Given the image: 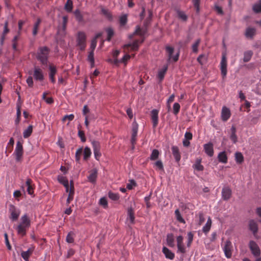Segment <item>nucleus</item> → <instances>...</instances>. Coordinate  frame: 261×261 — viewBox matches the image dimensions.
Instances as JSON below:
<instances>
[{"instance_id":"obj_59","label":"nucleus","mask_w":261,"mask_h":261,"mask_svg":"<svg viewBox=\"0 0 261 261\" xmlns=\"http://www.w3.org/2000/svg\"><path fill=\"white\" fill-rule=\"evenodd\" d=\"M74 118V116L73 114H71L70 115H66L64 116L62 119L63 121H65L66 119H68L69 121H72Z\"/></svg>"},{"instance_id":"obj_4","label":"nucleus","mask_w":261,"mask_h":261,"mask_svg":"<svg viewBox=\"0 0 261 261\" xmlns=\"http://www.w3.org/2000/svg\"><path fill=\"white\" fill-rule=\"evenodd\" d=\"M232 245L231 242L229 240L226 241L222 246V249L226 258H231L232 255Z\"/></svg>"},{"instance_id":"obj_44","label":"nucleus","mask_w":261,"mask_h":261,"mask_svg":"<svg viewBox=\"0 0 261 261\" xmlns=\"http://www.w3.org/2000/svg\"><path fill=\"white\" fill-rule=\"evenodd\" d=\"M188 241L187 243V247H190L191 245L193 240V234L191 232H189L187 234Z\"/></svg>"},{"instance_id":"obj_47","label":"nucleus","mask_w":261,"mask_h":261,"mask_svg":"<svg viewBox=\"0 0 261 261\" xmlns=\"http://www.w3.org/2000/svg\"><path fill=\"white\" fill-rule=\"evenodd\" d=\"M106 31L108 35V38L107 39V40L108 41H110L112 37L114 35V31L111 28H108L106 29Z\"/></svg>"},{"instance_id":"obj_22","label":"nucleus","mask_w":261,"mask_h":261,"mask_svg":"<svg viewBox=\"0 0 261 261\" xmlns=\"http://www.w3.org/2000/svg\"><path fill=\"white\" fill-rule=\"evenodd\" d=\"M201 159L198 158L196 160L195 164L193 165V168L197 171H201L204 169V167L201 164Z\"/></svg>"},{"instance_id":"obj_24","label":"nucleus","mask_w":261,"mask_h":261,"mask_svg":"<svg viewBox=\"0 0 261 261\" xmlns=\"http://www.w3.org/2000/svg\"><path fill=\"white\" fill-rule=\"evenodd\" d=\"M230 132V139L234 144H236L238 141V137L236 135V128L234 126H231Z\"/></svg>"},{"instance_id":"obj_41","label":"nucleus","mask_w":261,"mask_h":261,"mask_svg":"<svg viewBox=\"0 0 261 261\" xmlns=\"http://www.w3.org/2000/svg\"><path fill=\"white\" fill-rule=\"evenodd\" d=\"M31 179H28L25 182L27 186V192L30 195H32L33 193V188L31 186Z\"/></svg>"},{"instance_id":"obj_1","label":"nucleus","mask_w":261,"mask_h":261,"mask_svg":"<svg viewBox=\"0 0 261 261\" xmlns=\"http://www.w3.org/2000/svg\"><path fill=\"white\" fill-rule=\"evenodd\" d=\"M31 222L27 214H24L21 218L20 223L16 227L17 234L21 237L26 234L27 229L29 228Z\"/></svg>"},{"instance_id":"obj_53","label":"nucleus","mask_w":261,"mask_h":261,"mask_svg":"<svg viewBox=\"0 0 261 261\" xmlns=\"http://www.w3.org/2000/svg\"><path fill=\"white\" fill-rule=\"evenodd\" d=\"M136 185V182L134 179L129 180V182L126 185V188L128 190H132Z\"/></svg>"},{"instance_id":"obj_50","label":"nucleus","mask_w":261,"mask_h":261,"mask_svg":"<svg viewBox=\"0 0 261 261\" xmlns=\"http://www.w3.org/2000/svg\"><path fill=\"white\" fill-rule=\"evenodd\" d=\"M101 13L109 20L112 19V16L111 14V13L109 12V11L105 9L102 8L101 10Z\"/></svg>"},{"instance_id":"obj_61","label":"nucleus","mask_w":261,"mask_h":261,"mask_svg":"<svg viewBox=\"0 0 261 261\" xmlns=\"http://www.w3.org/2000/svg\"><path fill=\"white\" fill-rule=\"evenodd\" d=\"M88 61L89 62H93L94 61V51H90L89 53L88 56Z\"/></svg>"},{"instance_id":"obj_25","label":"nucleus","mask_w":261,"mask_h":261,"mask_svg":"<svg viewBox=\"0 0 261 261\" xmlns=\"http://www.w3.org/2000/svg\"><path fill=\"white\" fill-rule=\"evenodd\" d=\"M249 227L250 230L253 233V234L257 232L258 230L257 224L254 220H251L249 221Z\"/></svg>"},{"instance_id":"obj_32","label":"nucleus","mask_w":261,"mask_h":261,"mask_svg":"<svg viewBox=\"0 0 261 261\" xmlns=\"http://www.w3.org/2000/svg\"><path fill=\"white\" fill-rule=\"evenodd\" d=\"M41 19L40 18H38L36 22L34 24L32 34L33 36H36L38 32V30L39 27V25L41 23Z\"/></svg>"},{"instance_id":"obj_64","label":"nucleus","mask_w":261,"mask_h":261,"mask_svg":"<svg viewBox=\"0 0 261 261\" xmlns=\"http://www.w3.org/2000/svg\"><path fill=\"white\" fill-rule=\"evenodd\" d=\"M211 226L208 225V223H206L202 228V231L205 234H206L210 230Z\"/></svg>"},{"instance_id":"obj_54","label":"nucleus","mask_w":261,"mask_h":261,"mask_svg":"<svg viewBox=\"0 0 261 261\" xmlns=\"http://www.w3.org/2000/svg\"><path fill=\"white\" fill-rule=\"evenodd\" d=\"M154 166L156 167V169L159 170H163L164 166L161 160L157 161L154 163Z\"/></svg>"},{"instance_id":"obj_39","label":"nucleus","mask_w":261,"mask_h":261,"mask_svg":"<svg viewBox=\"0 0 261 261\" xmlns=\"http://www.w3.org/2000/svg\"><path fill=\"white\" fill-rule=\"evenodd\" d=\"M253 10L256 13L261 12V0H259L258 2L253 6Z\"/></svg>"},{"instance_id":"obj_46","label":"nucleus","mask_w":261,"mask_h":261,"mask_svg":"<svg viewBox=\"0 0 261 261\" xmlns=\"http://www.w3.org/2000/svg\"><path fill=\"white\" fill-rule=\"evenodd\" d=\"M108 196L109 197L113 200H118L119 199V195L118 193L109 192Z\"/></svg>"},{"instance_id":"obj_35","label":"nucleus","mask_w":261,"mask_h":261,"mask_svg":"<svg viewBox=\"0 0 261 261\" xmlns=\"http://www.w3.org/2000/svg\"><path fill=\"white\" fill-rule=\"evenodd\" d=\"M175 217H176V220L181 223H183V224H185L186 223V221L185 220H184V219L182 217L180 213V212L178 210V209H176L175 211Z\"/></svg>"},{"instance_id":"obj_58","label":"nucleus","mask_w":261,"mask_h":261,"mask_svg":"<svg viewBox=\"0 0 261 261\" xmlns=\"http://www.w3.org/2000/svg\"><path fill=\"white\" fill-rule=\"evenodd\" d=\"M199 3L200 0H193V4L196 8L197 13L199 11Z\"/></svg>"},{"instance_id":"obj_23","label":"nucleus","mask_w":261,"mask_h":261,"mask_svg":"<svg viewBox=\"0 0 261 261\" xmlns=\"http://www.w3.org/2000/svg\"><path fill=\"white\" fill-rule=\"evenodd\" d=\"M256 30L253 28H248L246 29L245 35L246 38L252 39L255 35Z\"/></svg>"},{"instance_id":"obj_57","label":"nucleus","mask_w":261,"mask_h":261,"mask_svg":"<svg viewBox=\"0 0 261 261\" xmlns=\"http://www.w3.org/2000/svg\"><path fill=\"white\" fill-rule=\"evenodd\" d=\"M97 45V41L95 40V39H92L91 42V45H90V49L91 51H94V49L96 48Z\"/></svg>"},{"instance_id":"obj_43","label":"nucleus","mask_w":261,"mask_h":261,"mask_svg":"<svg viewBox=\"0 0 261 261\" xmlns=\"http://www.w3.org/2000/svg\"><path fill=\"white\" fill-rule=\"evenodd\" d=\"M200 42V39H198L195 41L192 46V49L193 53H197L198 52V46Z\"/></svg>"},{"instance_id":"obj_14","label":"nucleus","mask_w":261,"mask_h":261,"mask_svg":"<svg viewBox=\"0 0 261 261\" xmlns=\"http://www.w3.org/2000/svg\"><path fill=\"white\" fill-rule=\"evenodd\" d=\"M204 150L205 153L210 156H212L214 154L213 145L211 143H208L204 145Z\"/></svg>"},{"instance_id":"obj_38","label":"nucleus","mask_w":261,"mask_h":261,"mask_svg":"<svg viewBox=\"0 0 261 261\" xmlns=\"http://www.w3.org/2000/svg\"><path fill=\"white\" fill-rule=\"evenodd\" d=\"M160 152L158 149H154L152 151L150 159L152 161L156 160L159 158Z\"/></svg>"},{"instance_id":"obj_60","label":"nucleus","mask_w":261,"mask_h":261,"mask_svg":"<svg viewBox=\"0 0 261 261\" xmlns=\"http://www.w3.org/2000/svg\"><path fill=\"white\" fill-rule=\"evenodd\" d=\"M205 60V56L204 55H200L197 58V61L200 64H203L204 61Z\"/></svg>"},{"instance_id":"obj_8","label":"nucleus","mask_w":261,"mask_h":261,"mask_svg":"<svg viewBox=\"0 0 261 261\" xmlns=\"http://www.w3.org/2000/svg\"><path fill=\"white\" fill-rule=\"evenodd\" d=\"M14 154L15 155L16 161H19L23 154V147L20 141H18L16 143Z\"/></svg>"},{"instance_id":"obj_2","label":"nucleus","mask_w":261,"mask_h":261,"mask_svg":"<svg viewBox=\"0 0 261 261\" xmlns=\"http://www.w3.org/2000/svg\"><path fill=\"white\" fill-rule=\"evenodd\" d=\"M49 49L46 47H40L36 54V59L40 62L42 65L47 66Z\"/></svg>"},{"instance_id":"obj_17","label":"nucleus","mask_w":261,"mask_h":261,"mask_svg":"<svg viewBox=\"0 0 261 261\" xmlns=\"http://www.w3.org/2000/svg\"><path fill=\"white\" fill-rule=\"evenodd\" d=\"M97 177V170L94 168L92 169L88 176V180L91 183H95Z\"/></svg>"},{"instance_id":"obj_12","label":"nucleus","mask_w":261,"mask_h":261,"mask_svg":"<svg viewBox=\"0 0 261 261\" xmlns=\"http://www.w3.org/2000/svg\"><path fill=\"white\" fill-rule=\"evenodd\" d=\"M126 221L128 224H133L135 223L134 212L132 207L127 209Z\"/></svg>"},{"instance_id":"obj_36","label":"nucleus","mask_w":261,"mask_h":261,"mask_svg":"<svg viewBox=\"0 0 261 261\" xmlns=\"http://www.w3.org/2000/svg\"><path fill=\"white\" fill-rule=\"evenodd\" d=\"M65 9L67 12H70L72 10L73 3L71 0H67L64 6Z\"/></svg>"},{"instance_id":"obj_52","label":"nucleus","mask_w":261,"mask_h":261,"mask_svg":"<svg viewBox=\"0 0 261 261\" xmlns=\"http://www.w3.org/2000/svg\"><path fill=\"white\" fill-rule=\"evenodd\" d=\"M135 34L139 35L141 37H143L145 34V31L144 30H142L140 27L137 26L136 29L135 31Z\"/></svg>"},{"instance_id":"obj_7","label":"nucleus","mask_w":261,"mask_h":261,"mask_svg":"<svg viewBox=\"0 0 261 261\" xmlns=\"http://www.w3.org/2000/svg\"><path fill=\"white\" fill-rule=\"evenodd\" d=\"M9 211L11 214L10 218L12 221H15L17 220L20 213V210L13 205L11 204L10 205Z\"/></svg>"},{"instance_id":"obj_51","label":"nucleus","mask_w":261,"mask_h":261,"mask_svg":"<svg viewBox=\"0 0 261 261\" xmlns=\"http://www.w3.org/2000/svg\"><path fill=\"white\" fill-rule=\"evenodd\" d=\"M166 50L168 54V60H170L172 58V55L174 51V48L172 47L167 46Z\"/></svg>"},{"instance_id":"obj_18","label":"nucleus","mask_w":261,"mask_h":261,"mask_svg":"<svg viewBox=\"0 0 261 261\" xmlns=\"http://www.w3.org/2000/svg\"><path fill=\"white\" fill-rule=\"evenodd\" d=\"M49 78L50 81L53 83H55L56 82L55 79V75L57 72V69L55 66L49 65Z\"/></svg>"},{"instance_id":"obj_40","label":"nucleus","mask_w":261,"mask_h":261,"mask_svg":"<svg viewBox=\"0 0 261 261\" xmlns=\"http://www.w3.org/2000/svg\"><path fill=\"white\" fill-rule=\"evenodd\" d=\"M74 236V233L73 231H70L68 233L67 236H66V241L68 243H72L74 242L73 236Z\"/></svg>"},{"instance_id":"obj_30","label":"nucleus","mask_w":261,"mask_h":261,"mask_svg":"<svg viewBox=\"0 0 261 261\" xmlns=\"http://www.w3.org/2000/svg\"><path fill=\"white\" fill-rule=\"evenodd\" d=\"M235 160L237 164H242L244 161V156L240 152H236L234 154Z\"/></svg>"},{"instance_id":"obj_37","label":"nucleus","mask_w":261,"mask_h":261,"mask_svg":"<svg viewBox=\"0 0 261 261\" xmlns=\"http://www.w3.org/2000/svg\"><path fill=\"white\" fill-rule=\"evenodd\" d=\"M74 14L75 17V19L76 20L80 22L83 21V17L80 11L78 9H76L74 11Z\"/></svg>"},{"instance_id":"obj_27","label":"nucleus","mask_w":261,"mask_h":261,"mask_svg":"<svg viewBox=\"0 0 261 261\" xmlns=\"http://www.w3.org/2000/svg\"><path fill=\"white\" fill-rule=\"evenodd\" d=\"M143 41V39L140 42L139 40H136L132 43H128L125 45V47H130L133 50H136L139 48V43H142Z\"/></svg>"},{"instance_id":"obj_48","label":"nucleus","mask_w":261,"mask_h":261,"mask_svg":"<svg viewBox=\"0 0 261 261\" xmlns=\"http://www.w3.org/2000/svg\"><path fill=\"white\" fill-rule=\"evenodd\" d=\"M83 149L82 147L79 148L75 152V161L79 162L81 159V154H82Z\"/></svg>"},{"instance_id":"obj_15","label":"nucleus","mask_w":261,"mask_h":261,"mask_svg":"<svg viewBox=\"0 0 261 261\" xmlns=\"http://www.w3.org/2000/svg\"><path fill=\"white\" fill-rule=\"evenodd\" d=\"M231 195V191L228 187H224L222 190V196L224 200H228Z\"/></svg>"},{"instance_id":"obj_29","label":"nucleus","mask_w":261,"mask_h":261,"mask_svg":"<svg viewBox=\"0 0 261 261\" xmlns=\"http://www.w3.org/2000/svg\"><path fill=\"white\" fill-rule=\"evenodd\" d=\"M253 54V53L252 50L245 51L243 54V61L244 62H249L251 60Z\"/></svg>"},{"instance_id":"obj_56","label":"nucleus","mask_w":261,"mask_h":261,"mask_svg":"<svg viewBox=\"0 0 261 261\" xmlns=\"http://www.w3.org/2000/svg\"><path fill=\"white\" fill-rule=\"evenodd\" d=\"M99 204L102 205L103 208H106L108 207V201L105 197H102L99 199Z\"/></svg>"},{"instance_id":"obj_55","label":"nucleus","mask_w":261,"mask_h":261,"mask_svg":"<svg viewBox=\"0 0 261 261\" xmlns=\"http://www.w3.org/2000/svg\"><path fill=\"white\" fill-rule=\"evenodd\" d=\"M180 105L178 103L175 102L173 105V113L174 115H177L180 110Z\"/></svg>"},{"instance_id":"obj_9","label":"nucleus","mask_w":261,"mask_h":261,"mask_svg":"<svg viewBox=\"0 0 261 261\" xmlns=\"http://www.w3.org/2000/svg\"><path fill=\"white\" fill-rule=\"evenodd\" d=\"M33 76L35 80L42 81L44 80L42 70L40 67L35 66L34 68Z\"/></svg>"},{"instance_id":"obj_49","label":"nucleus","mask_w":261,"mask_h":261,"mask_svg":"<svg viewBox=\"0 0 261 261\" xmlns=\"http://www.w3.org/2000/svg\"><path fill=\"white\" fill-rule=\"evenodd\" d=\"M127 21V18L126 14H123L119 18V22L120 25L122 26L124 25L126 23Z\"/></svg>"},{"instance_id":"obj_34","label":"nucleus","mask_w":261,"mask_h":261,"mask_svg":"<svg viewBox=\"0 0 261 261\" xmlns=\"http://www.w3.org/2000/svg\"><path fill=\"white\" fill-rule=\"evenodd\" d=\"M84 153V160H88L91 155V151L89 147H86L83 151Z\"/></svg>"},{"instance_id":"obj_45","label":"nucleus","mask_w":261,"mask_h":261,"mask_svg":"<svg viewBox=\"0 0 261 261\" xmlns=\"http://www.w3.org/2000/svg\"><path fill=\"white\" fill-rule=\"evenodd\" d=\"M177 16L179 18L183 21H186L187 19V16L184 12L179 10L177 11Z\"/></svg>"},{"instance_id":"obj_62","label":"nucleus","mask_w":261,"mask_h":261,"mask_svg":"<svg viewBox=\"0 0 261 261\" xmlns=\"http://www.w3.org/2000/svg\"><path fill=\"white\" fill-rule=\"evenodd\" d=\"M26 82L30 87H32L33 86L34 82L33 77L31 76H30L27 78Z\"/></svg>"},{"instance_id":"obj_10","label":"nucleus","mask_w":261,"mask_h":261,"mask_svg":"<svg viewBox=\"0 0 261 261\" xmlns=\"http://www.w3.org/2000/svg\"><path fill=\"white\" fill-rule=\"evenodd\" d=\"M249 248L252 253L255 256H258L260 254V251L257 244L253 241L249 242Z\"/></svg>"},{"instance_id":"obj_5","label":"nucleus","mask_w":261,"mask_h":261,"mask_svg":"<svg viewBox=\"0 0 261 261\" xmlns=\"http://www.w3.org/2000/svg\"><path fill=\"white\" fill-rule=\"evenodd\" d=\"M220 70L223 77H225L227 74V59L226 54L223 52L222 54V59L220 62Z\"/></svg>"},{"instance_id":"obj_21","label":"nucleus","mask_w":261,"mask_h":261,"mask_svg":"<svg viewBox=\"0 0 261 261\" xmlns=\"http://www.w3.org/2000/svg\"><path fill=\"white\" fill-rule=\"evenodd\" d=\"M162 251L163 253L165 254V257L167 258L170 259H173L174 258L175 255L174 253H173L171 251H170L168 248L166 247H164L163 248Z\"/></svg>"},{"instance_id":"obj_31","label":"nucleus","mask_w":261,"mask_h":261,"mask_svg":"<svg viewBox=\"0 0 261 261\" xmlns=\"http://www.w3.org/2000/svg\"><path fill=\"white\" fill-rule=\"evenodd\" d=\"M92 148L94 151L100 150V142L95 140H92L91 141Z\"/></svg>"},{"instance_id":"obj_28","label":"nucleus","mask_w":261,"mask_h":261,"mask_svg":"<svg viewBox=\"0 0 261 261\" xmlns=\"http://www.w3.org/2000/svg\"><path fill=\"white\" fill-rule=\"evenodd\" d=\"M218 159L220 162L226 163L227 162V156L225 151L220 152L218 155Z\"/></svg>"},{"instance_id":"obj_26","label":"nucleus","mask_w":261,"mask_h":261,"mask_svg":"<svg viewBox=\"0 0 261 261\" xmlns=\"http://www.w3.org/2000/svg\"><path fill=\"white\" fill-rule=\"evenodd\" d=\"M168 66H164L162 69L158 71L157 77L159 79L160 81L161 82L165 76V74L167 70Z\"/></svg>"},{"instance_id":"obj_42","label":"nucleus","mask_w":261,"mask_h":261,"mask_svg":"<svg viewBox=\"0 0 261 261\" xmlns=\"http://www.w3.org/2000/svg\"><path fill=\"white\" fill-rule=\"evenodd\" d=\"M138 130V125L136 121H134L132 123V134H133L134 137L135 136H137Z\"/></svg>"},{"instance_id":"obj_3","label":"nucleus","mask_w":261,"mask_h":261,"mask_svg":"<svg viewBox=\"0 0 261 261\" xmlns=\"http://www.w3.org/2000/svg\"><path fill=\"white\" fill-rule=\"evenodd\" d=\"M76 44L81 50L85 49L86 46V35L84 32H79L76 38Z\"/></svg>"},{"instance_id":"obj_19","label":"nucleus","mask_w":261,"mask_h":261,"mask_svg":"<svg viewBox=\"0 0 261 261\" xmlns=\"http://www.w3.org/2000/svg\"><path fill=\"white\" fill-rule=\"evenodd\" d=\"M34 250V247H31L29 248L27 251H22L21 254V257L25 261H29V258L30 256L31 255V254L33 253Z\"/></svg>"},{"instance_id":"obj_13","label":"nucleus","mask_w":261,"mask_h":261,"mask_svg":"<svg viewBox=\"0 0 261 261\" xmlns=\"http://www.w3.org/2000/svg\"><path fill=\"white\" fill-rule=\"evenodd\" d=\"M159 111L156 109H153L151 111V118L152 122L153 127H155L159 121L158 118Z\"/></svg>"},{"instance_id":"obj_11","label":"nucleus","mask_w":261,"mask_h":261,"mask_svg":"<svg viewBox=\"0 0 261 261\" xmlns=\"http://www.w3.org/2000/svg\"><path fill=\"white\" fill-rule=\"evenodd\" d=\"M231 113L229 109L225 106H223L221 111V119L223 121H226L230 118Z\"/></svg>"},{"instance_id":"obj_16","label":"nucleus","mask_w":261,"mask_h":261,"mask_svg":"<svg viewBox=\"0 0 261 261\" xmlns=\"http://www.w3.org/2000/svg\"><path fill=\"white\" fill-rule=\"evenodd\" d=\"M171 150L175 161L176 162H179L181 159V156L178 147L176 146H173L171 147Z\"/></svg>"},{"instance_id":"obj_6","label":"nucleus","mask_w":261,"mask_h":261,"mask_svg":"<svg viewBox=\"0 0 261 261\" xmlns=\"http://www.w3.org/2000/svg\"><path fill=\"white\" fill-rule=\"evenodd\" d=\"M177 250V253L184 254L186 252V248L184 243V237L182 236H178L176 238Z\"/></svg>"},{"instance_id":"obj_63","label":"nucleus","mask_w":261,"mask_h":261,"mask_svg":"<svg viewBox=\"0 0 261 261\" xmlns=\"http://www.w3.org/2000/svg\"><path fill=\"white\" fill-rule=\"evenodd\" d=\"M78 136L81 138L82 142H84L86 141V138L85 137V134L83 131L79 130L78 132Z\"/></svg>"},{"instance_id":"obj_20","label":"nucleus","mask_w":261,"mask_h":261,"mask_svg":"<svg viewBox=\"0 0 261 261\" xmlns=\"http://www.w3.org/2000/svg\"><path fill=\"white\" fill-rule=\"evenodd\" d=\"M167 244L170 247H175L174 237L172 233H168L166 237Z\"/></svg>"},{"instance_id":"obj_33","label":"nucleus","mask_w":261,"mask_h":261,"mask_svg":"<svg viewBox=\"0 0 261 261\" xmlns=\"http://www.w3.org/2000/svg\"><path fill=\"white\" fill-rule=\"evenodd\" d=\"M33 131L32 125H29L28 128L23 131V136L24 138H27L31 136Z\"/></svg>"}]
</instances>
